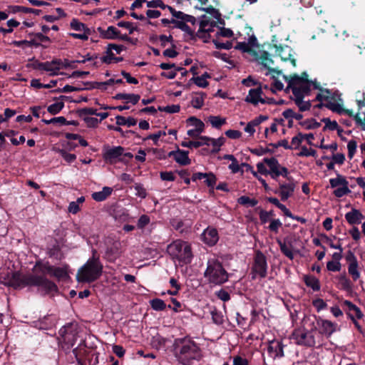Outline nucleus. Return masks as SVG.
I'll return each instance as SVG.
<instances>
[{"instance_id": "f8f14e48", "label": "nucleus", "mask_w": 365, "mask_h": 365, "mask_svg": "<svg viewBox=\"0 0 365 365\" xmlns=\"http://www.w3.org/2000/svg\"><path fill=\"white\" fill-rule=\"evenodd\" d=\"M124 148L122 146L107 147L103 149V158L109 164H115L118 162H124L122 158Z\"/></svg>"}, {"instance_id": "e433bc0d", "label": "nucleus", "mask_w": 365, "mask_h": 365, "mask_svg": "<svg viewBox=\"0 0 365 365\" xmlns=\"http://www.w3.org/2000/svg\"><path fill=\"white\" fill-rule=\"evenodd\" d=\"M268 201L273 205H276L278 208H279L284 214L289 217H293L292 212L289 209L286 207V206L279 202V200L276 197H269Z\"/></svg>"}, {"instance_id": "a878e982", "label": "nucleus", "mask_w": 365, "mask_h": 365, "mask_svg": "<svg viewBox=\"0 0 365 365\" xmlns=\"http://www.w3.org/2000/svg\"><path fill=\"white\" fill-rule=\"evenodd\" d=\"M336 324L330 321L321 320V334H324L329 337L336 331Z\"/></svg>"}, {"instance_id": "ddd939ff", "label": "nucleus", "mask_w": 365, "mask_h": 365, "mask_svg": "<svg viewBox=\"0 0 365 365\" xmlns=\"http://www.w3.org/2000/svg\"><path fill=\"white\" fill-rule=\"evenodd\" d=\"M61 340L68 347L73 346L76 341V330L73 324H68L61 327L58 331Z\"/></svg>"}, {"instance_id": "7ed1b4c3", "label": "nucleus", "mask_w": 365, "mask_h": 365, "mask_svg": "<svg viewBox=\"0 0 365 365\" xmlns=\"http://www.w3.org/2000/svg\"><path fill=\"white\" fill-rule=\"evenodd\" d=\"M173 346L175 356L183 365H192L193 361L200 359V349L190 337L175 339Z\"/></svg>"}, {"instance_id": "79ce46f5", "label": "nucleus", "mask_w": 365, "mask_h": 365, "mask_svg": "<svg viewBox=\"0 0 365 365\" xmlns=\"http://www.w3.org/2000/svg\"><path fill=\"white\" fill-rule=\"evenodd\" d=\"M150 307L155 311H163L166 308V304L163 300L156 298L150 301Z\"/></svg>"}, {"instance_id": "c85d7f7f", "label": "nucleus", "mask_w": 365, "mask_h": 365, "mask_svg": "<svg viewBox=\"0 0 365 365\" xmlns=\"http://www.w3.org/2000/svg\"><path fill=\"white\" fill-rule=\"evenodd\" d=\"M343 306L346 307L347 314H351V312H353L356 319H360L364 317V314L361 309L351 302L349 300H344L343 302Z\"/></svg>"}, {"instance_id": "c756f323", "label": "nucleus", "mask_w": 365, "mask_h": 365, "mask_svg": "<svg viewBox=\"0 0 365 365\" xmlns=\"http://www.w3.org/2000/svg\"><path fill=\"white\" fill-rule=\"evenodd\" d=\"M208 140L207 136H200L198 140H190L187 142H182V146L186 148H199L202 145H205L206 141Z\"/></svg>"}, {"instance_id": "5701e85b", "label": "nucleus", "mask_w": 365, "mask_h": 365, "mask_svg": "<svg viewBox=\"0 0 365 365\" xmlns=\"http://www.w3.org/2000/svg\"><path fill=\"white\" fill-rule=\"evenodd\" d=\"M202 237L203 241L209 245H214L218 241L217 232L214 228L206 229L203 232Z\"/></svg>"}, {"instance_id": "774afa93", "label": "nucleus", "mask_w": 365, "mask_h": 365, "mask_svg": "<svg viewBox=\"0 0 365 365\" xmlns=\"http://www.w3.org/2000/svg\"><path fill=\"white\" fill-rule=\"evenodd\" d=\"M235 49L242 51V52L249 53L251 51V46L247 42H238L235 47Z\"/></svg>"}, {"instance_id": "cd10ccee", "label": "nucleus", "mask_w": 365, "mask_h": 365, "mask_svg": "<svg viewBox=\"0 0 365 365\" xmlns=\"http://www.w3.org/2000/svg\"><path fill=\"white\" fill-rule=\"evenodd\" d=\"M113 98L116 100H124L126 103L130 102L135 105L139 101L140 96L138 94L119 93Z\"/></svg>"}, {"instance_id": "0e129e2a", "label": "nucleus", "mask_w": 365, "mask_h": 365, "mask_svg": "<svg viewBox=\"0 0 365 365\" xmlns=\"http://www.w3.org/2000/svg\"><path fill=\"white\" fill-rule=\"evenodd\" d=\"M204 180L208 187H213L216 183V177L212 173H206V177H205Z\"/></svg>"}, {"instance_id": "4d7b16f0", "label": "nucleus", "mask_w": 365, "mask_h": 365, "mask_svg": "<svg viewBox=\"0 0 365 365\" xmlns=\"http://www.w3.org/2000/svg\"><path fill=\"white\" fill-rule=\"evenodd\" d=\"M357 148V143L354 140H351L347 145V149H348V158L349 159H351L356 151Z\"/></svg>"}, {"instance_id": "338daca9", "label": "nucleus", "mask_w": 365, "mask_h": 365, "mask_svg": "<svg viewBox=\"0 0 365 365\" xmlns=\"http://www.w3.org/2000/svg\"><path fill=\"white\" fill-rule=\"evenodd\" d=\"M327 268L329 271L338 272L341 269V264L336 261H329L327 262Z\"/></svg>"}, {"instance_id": "473e14b6", "label": "nucleus", "mask_w": 365, "mask_h": 365, "mask_svg": "<svg viewBox=\"0 0 365 365\" xmlns=\"http://www.w3.org/2000/svg\"><path fill=\"white\" fill-rule=\"evenodd\" d=\"M11 11L13 13L23 12L24 14L32 13L35 15H39L41 12L39 9H31L29 7L21 6H11Z\"/></svg>"}, {"instance_id": "f03ea898", "label": "nucleus", "mask_w": 365, "mask_h": 365, "mask_svg": "<svg viewBox=\"0 0 365 365\" xmlns=\"http://www.w3.org/2000/svg\"><path fill=\"white\" fill-rule=\"evenodd\" d=\"M307 77L308 75L306 72H303L300 76L294 74L290 76L289 78L285 77V79L288 81L287 90H292L294 96L293 100L300 111L307 110L311 107V103L309 101H303L304 96L309 94L312 88H319L317 81H309Z\"/></svg>"}, {"instance_id": "c9c22d12", "label": "nucleus", "mask_w": 365, "mask_h": 365, "mask_svg": "<svg viewBox=\"0 0 365 365\" xmlns=\"http://www.w3.org/2000/svg\"><path fill=\"white\" fill-rule=\"evenodd\" d=\"M51 276L56 277L58 279H65L68 277L67 267H53Z\"/></svg>"}, {"instance_id": "2f4dec72", "label": "nucleus", "mask_w": 365, "mask_h": 365, "mask_svg": "<svg viewBox=\"0 0 365 365\" xmlns=\"http://www.w3.org/2000/svg\"><path fill=\"white\" fill-rule=\"evenodd\" d=\"M225 138L223 137L218 138L217 139L211 138L208 137V140L206 141L207 145H212L213 148L212 153H217L220 150V148L225 143Z\"/></svg>"}, {"instance_id": "69168bd1", "label": "nucleus", "mask_w": 365, "mask_h": 365, "mask_svg": "<svg viewBox=\"0 0 365 365\" xmlns=\"http://www.w3.org/2000/svg\"><path fill=\"white\" fill-rule=\"evenodd\" d=\"M191 81L200 88H206L209 84L207 80H205L204 77L201 76L193 77L191 78Z\"/></svg>"}, {"instance_id": "f257e3e1", "label": "nucleus", "mask_w": 365, "mask_h": 365, "mask_svg": "<svg viewBox=\"0 0 365 365\" xmlns=\"http://www.w3.org/2000/svg\"><path fill=\"white\" fill-rule=\"evenodd\" d=\"M39 267L42 274H23L18 272H12L5 284L14 289H19L24 287H37L38 290L44 294L55 292L58 291V287L55 283L47 279L45 274H51L54 266H51L48 262L41 264L36 262L34 268Z\"/></svg>"}, {"instance_id": "393cba45", "label": "nucleus", "mask_w": 365, "mask_h": 365, "mask_svg": "<svg viewBox=\"0 0 365 365\" xmlns=\"http://www.w3.org/2000/svg\"><path fill=\"white\" fill-rule=\"evenodd\" d=\"M364 217L362 213L356 209L353 208L345 215V219L350 225H358Z\"/></svg>"}, {"instance_id": "bb28decb", "label": "nucleus", "mask_w": 365, "mask_h": 365, "mask_svg": "<svg viewBox=\"0 0 365 365\" xmlns=\"http://www.w3.org/2000/svg\"><path fill=\"white\" fill-rule=\"evenodd\" d=\"M113 192V188L110 187H103L102 190L93 192L92 198L97 202H102L108 198Z\"/></svg>"}, {"instance_id": "a211bd4d", "label": "nucleus", "mask_w": 365, "mask_h": 365, "mask_svg": "<svg viewBox=\"0 0 365 365\" xmlns=\"http://www.w3.org/2000/svg\"><path fill=\"white\" fill-rule=\"evenodd\" d=\"M168 157H173L174 160L181 165H187L190 164V159L188 157V152L178 149L177 150L170 151Z\"/></svg>"}, {"instance_id": "13d9d810", "label": "nucleus", "mask_w": 365, "mask_h": 365, "mask_svg": "<svg viewBox=\"0 0 365 365\" xmlns=\"http://www.w3.org/2000/svg\"><path fill=\"white\" fill-rule=\"evenodd\" d=\"M191 104L195 108H200L204 104L203 93L192 98Z\"/></svg>"}, {"instance_id": "4c0bfd02", "label": "nucleus", "mask_w": 365, "mask_h": 365, "mask_svg": "<svg viewBox=\"0 0 365 365\" xmlns=\"http://www.w3.org/2000/svg\"><path fill=\"white\" fill-rule=\"evenodd\" d=\"M115 54L109 45H108L105 54L100 58V60L102 63L110 64L113 62Z\"/></svg>"}, {"instance_id": "72a5a7b5", "label": "nucleus", "mask_w": 365, "mask_h": 365, "mask_svg": "<svg viewBox=\"0 0 365 365\" xmlns=\"http://www.w3.org/2000/svg\"><path fill=\"white\" fill-rule=\"evenodd\" d=\"M175 27L180 29L185 34H187L190 39L195 38V32L185 22L176 20L175 22Z\"/></svg>"}, {"instance_id": "1a4fd4ad", "label": "nucleus", "mask_w": 365, "mask_h": 365, "mask_svg": "<svg viewBox=\"0 0 365 365\" xmlns=\"http://www.w3.org/2000/svg\"><path fill=\"white\" fill-rule=\"evenodd\" d=\"M267 257L261 251L255 252L254 263L252 267V278H264L267 276Z\"/></svg>"}, {"instance_id": "680f3d73", "label": "nucleus", "mask_w": 365, "mask_h": 365, "mask_svg": "<svg viewBox=\"0 0 365 365\" xmlns=\"http://www.w3.org/2000/svg\"><path fill=\"white\" fill-rule=\"evenodd\" d=\"M117 26L128 29L130 34H132L134 31L137 30V27L133 26V24L130 21H119Z\"/></svg>"}, {"instance_id": "39448f33", "label": "nucleus", "mask_w": 365, "mask_h": 365, "mask_svg": "<svg viewBox=\"0 0 365 365\" xmlns=\"http://www.w3.org/2000/svg\"><path fill=\"white\" fill-rule=\"evenodd\" d=\"M167 252L175 263L183 266L191 262L193 255L190 245L185 241L178 240L170 244Z\"/></svg>"}, {"instance_id": "a18cd8bd", "label": "nucleus", "mask_w": 365, "mask_h": 365, "mask_svg": "<svg viewBox=\"0 0 365 365\" xmlns=\"http://www.w3.org/2000/svg\"><path fill=\"white\" fill-rule=\"evenodd\" d=\"M238 203L243 205H247L251 207L256 206L258 203V201L255 199H251L247 196H241L237 200Z\"/></svg>"}, {"instance_id": "6ab92c4d", "label": "nucleus", "mask_w": 365, "mask_h": 365, "mask_svg": "<svg viewBox=\"0 0 365 365\" xmlns=\"http://www.w3.org/2000/svg\"><path fill=\"white\" fill-rule=\"evenodd\" d=\"M274 55L276 56H279L283 61H287L288 60H290L291 62L292 63L293 66L296 65L295 59L292 58V55L291 53L292 49L290 48V47H289V46L282 47V46H274Z\"/></svg>"}, {"instance_id": "09e8293b", "label": "nucleus", "mask_w": 365, "mask_h": 365, "mask_svg": "<svg viewBox=\"0 0 365 365\" xmlns=\"http://www.w3.org/2000/svg\"><path fill=\"white\" fill-rule=\"evenodd\" d=\"M63 106L64 103L63 102H56L55 103L50 105L48 107L47 110L51 114L56 115L63 109Z\"/></svg>"}, {"instance_id": "8fccbe9b", "label": "nucleus", "mask_w": 365, "mask_h": 365, "mask_svg": "<svg viewBox=\"0 0 365 365\" xmlns=\"http://www.w3.org/2000/svg\"><path fill=\"white\" fill-rule=\"evenodd\" d=\"M187 122L189 123L191 125L194 126L195 129L204 130V123L201 120L197 118L196 117H190L187 120Z\"/></svg>"}, {"instance_id": "c03bdc74", "label": "nucleus", "mask_w": 365, "mask_h": 365, "mask_svg": "<svg viewBox=\"0 0 365 365\" xmlns=\"http://www.w3.org/2000/svg\"><path fill=\"white\" fill-rule=\"evenodd\" d=\"M71 28L75 31H84V32L89 31L90 29H88L86 25L81 22H80L76 19H73L70 24Z\"/></svg>"}, {"instance_id": "58836bf2", "label": "nucleus", "mask_w": 365, "mask_h": 365, "mask_svg": "<svg viewBox=\"0 0 365 365\" xmlns=\"http://www.w3.org/2000/svg\"><path fill=\"white\" fill-rule=\"evenodd\" d=\"M215 24L216 23L213 21L202 20L200 23L199 29L210 34V32L213 31V27Z\"/></svg>"}, {"instance_id": "a19ab883", "label": "nucleus", "mask_w": 365, "mask_h": 365, "mask_svg": "<svg viewBox=\"0 0 365 365\" xmlns=\"http://www.w3.org/2000/svg\"><path fill=\"white\" fill-rule=\"evenodd\" d=\"M358 262L349 264L348 272L354 281H356L360 277V273L358 271Z\"/></svg>"}, {"instance_id": "b1692460", "label": "nucleus", "mask_w": 365, "mask_h": 365, "mask_svg": "<svg viewBox=\"0 0 365 365\" xmlns=\"http://www.w3.org/2000/svg\"><path fill=\"white\" fill-rule=\"evenodd\" d=\"M98 31L101 36L105 39H116L120 34V31L113 26H108L106 30L98 27Z\"/></svg>"}, {"instance_id": "de8ad7c7", "label": "nucleus", "mask_w": 365, "mask_h": 365, "mask_svg": "<svg viewBox=\"0 0 365 365\" xmlns=\"http://www.w3.org/2000/svg\"><path fill=\"white\" fill-rule=\"evenodd\" d=\"M321 122H324L325 123L324 130L327 129L329 130H335L339 128L337 122L336 120L331 121L329 118H324L321 119Z\"/></svg>"}, {"instance_id": "9d476101", "label": "nucleus", "mask_w": 365, "mask_h": 365, "mask_svg": "<svg viewBox=\"0 0 365 365\" xmlns=\"http://www.w3.org/2000/svg\"><path fill=\"white\" fill-rule=\"evenodd\" d=\"M290 339L297 345L312 346L315 344L313 334L304 329H295L292 332Z\"/></svg>"}, {"instance_id": "423d86ee", "label": "nucleus", "mask_w": 365, "mask_h": 365, "mask_svg": "<svg viewBox=\"0 0 365 365\" xmlns=\"http://www.w3.org/2000/svg\"><path fill=\"white\" fill-rule=\"evenodd\" d=\"M205 277L210 283L214 284H222L228 279L227 272L223 268L222 264L215 259L208 260Z\"/></svg>"}, {"instance_id": "4be33fe9", "label": "nucleus", "mask_w": 365, "mask_h": 365, "mask_svg": "<svg viewBox=\"0 0 365 365\" xmlns=\"http://www.w3.org/2000/svg\"><path fill=\"white\" fill-rule=\"evenodd\" d=\"M294 190V184L289 182L287 184H279V190H275L276 194H279L281 200L283 201L287 200L291 195H292Z\"/></svg>"}, {"instance_id": "37998d69", "label": "nucleus", "mask_w": 365, "mask_h": 365, "mask_svg": "<svg viewBox=\"0 0 365 365\" xmlns=\"http://www.w3.org/2000/svg\"><path fill=\"white\" fill-rule=\"evenodd\" d=\"M329 182L331 187H336L339 185H345L349 184L346 178L339 173H337V178L330 179Z\"/></svg>"}, {"instance_id": "6e6d98bb", "label": "nucleus", "mask_w": 365, "mask_h": 365, "mask_svg": "<svg viewBox=\"0 0 365 365\" xmlns=\"http://www.w3.org/2000/svg\"><path fill=\"white\" fill-rule=\"evenodd\" d=\"M349 192H351V190L348 187V185H341V187H338L334 191V195L337 197H341Z\"/></svg>"}, {"instance_id": "f3484780", "label": "nucleus", "mask_w": 365, "mask_h": 365, "mask_svg": "<svg viewBox=\"0 0 365 365\" xmlns=\"http://www.w3.org/2000/svg\"><path fill=\"white\" fill-rule=\"evenodd\" d=\"M262 90L260 87L257 88L250 89L248 95L245 98V101L253 104L257 105L259 103L262 104L265 103V99L262 97Z\"/></svg>"}, {"instance_id": "aec40b11", "label": "nucleus", "mask_w": 365, "mask_h": 365, "mask_svg": "<svg viewBox=\"0 0 365 365\" xmlns=\"http://www.w3.org/2000/svg\"><path fill=\"white\" fill-rule=\"evenodd\" d=\"M120 242H114L106 251L105 257L110 262H114L120 256Z\"/></svg>"}, {"instance_id": "412c9836", "label": "nucleus", "mask_w": 365, "mask_h": 365, "mask_svg": "<svg viewBox=\"0 0 365 365\" xmlns=\"http://www.w3.org/2000/svg\"><path fill=\"white\" fill-rule=\"evenodd\" d=\"M332 106V111L336 113L339 115L343 113L346 114L349 117H353L355 121L359 125H362L363 120L359 116V113L354 114L352 110L344 108L342 104L340 103L339 105H331Z\"/></svg>"}, {"instance_id": "ea45409f", "label": "nucleus", "mask_w": 365, "mask_h": 365, "mask_svg": "<svg viewBox=\"0 0 365 365\" xmlns=\"http://www.w3.org/2000/svg\"><path fill=\"white\" fill-rule=\"evenodd\" d=\"M208 120L213 128H220L226 123V119L217 115H210Z\"/></svg>"}, {"instance_id": "9b49d317", "label": "nucleus", "mask_w": 365, "mask_h": 365, "mask_svg": "<svg viewBox=\"0 0 365 365\" xmlns=\"http://www.w3.org/2000/svg\"><path fill=\"white\" fill-rule=\"evenodd\" d=\"M264 162L269 170V175L274 180H277L280 175L288 178L289 171L287 168L282 166L275 158H265Z\"/></svg>"}, {"instance_id": "7c9ffc66", "label": "nucleus", "mask_w": 365, "mask_h": 365, "mask_svg": "<svg viewBox=\"0 0 365 365\" xmlns=\"http://www.w3.org/2000/svg\"><path fill=\"white\" fill-rule=\"evenodd\" d=\"M115 83V80L113 78H110L105 82H92V83H86V85H90L91 86L88 88H97L101 91H105L107 89L108 86H112Z\"/></svg>"}, {"instance_id": "052dcab7", "label": "nucleus", "mask_w": 365, "mask_h": 365, "mask_svg": "<svg viewBox=\"0 0 365 365\" xmlns=\"http://www.w3.org/2000/svg\"><path fill=\"white\" fill-rule=\"evenodd\" d=\"M212 43L215 46L216 48L218 49H227L229 50L232 47V43L231 41H226L225 43H221L217 39H213Z\"/></svg>"}, {"instance_id": "e2e57ef3", "label": "nucleus", "mask_w": 365, "mask_h": 365, "mask_svg": "<svg viewBox=\"0 0 365 365\" xmlns=\"http://www.w3.org/2000/svg\"><path fill=\"white\" fill-rule=\"evenodd\" d=\"M59 153L61 157L67 162L72 163L76 159V155L75 154L68 153L65 150H59Z\"/></svg>"}, {"instance_id": "603ef678", "label": "nucleus", "mask_w": 365, "mask_h": 365, "mask_svg": "<svg viewBox=\"0 0 365 365\" xmlns=\"http://www.w3.org/2000/svg\"><path fill=\"white\" fill-rule=\"evenodd\" d=\"M211 316L214 323L217 324H222L224 322L223 315L216 309L211 311Z\"/></svg>"}, {"instance_id": "4468645a", "label": "nucleus", "mask_w": 365, "mask_h": 365, "mask_svg": "<svg viewBox=\"0 0 365 365\" xmlns=\"http://www.w3.org/2000/svg\"><path fill=\"white\" fill-rule=\"evenodd\" d=\"M38 70L49 72L50 76H57L59 71L62 68L61 59L55 58L51 61L39 63L37 65Z\"/></svg>"}, {"instance_id": "3c124183", "label": "nucleus", "mask_w": 365, "mask_h": 365, "mask_svg": "<svg viewBox=\"0 0 365 365\" xmlns=\"http://www.w3.org/2000/svg\"><path fill=\"white\" fill-rule=\"evenodd\" d=\"M282 115L286 119H292L295 118L296 120H301L303 115L301 113H296L294 112L292 109H287L282 113Z\"/></svg>"}, {"instance_id": "49530a36", "label": "nucleus", "mask_w": 365, "mask_h": 365, "mask_svg": "<svg viewBox=\"0 0 365 365\" xmlns=\"http://www.w3.org/2000/svg\"><path fill=\"white\" fill-rule=\"evenodd\" d=\"M146 6L149 9L160 8L162 9H168L169 6L165 4L162 0L146 1Z\"/></svg>"}, {"instance_id": "f704fd0d", "label": "nucleus", "mask_w": 365, "mask_h": 365, "mask_svg": "<svg viewBox=\"0 0 365 365\" xmlns=\"http://www.w3.org/2000/svg\"><path fill=\"white\" fill-rule=\"evenodd\" d=\"M304 278L306 285L311 287L313 291H318L319 289V283L315 277L306 275Z\"/></svg>"}, {"instance_id": "0eeeda50", "label": "nucleus", "mask_w": 365, "mask_h": 365, "mask_svg": "<svg viewBox=\"0 0 365 365\" xmlns=\"http://www.w3.org/2000/svg\"><path fill=\"white\" fill-rule=\"evenodd\" d=\"M281 252L289 259H293L299 254L302 247L301 240L294 235L287 236L283 241H277Z\"/></svg>"}, {"instance_id": "bf43d9fd", "label": "nucleus", "mask_w": 365, "mask_h": 365, "mask_svg": "<svg viewBox=\"0 0 365 365\" xmlns=\"http://www.w3.org/2000/svg\"><path fill=\"white\" fill-rule=\"evenodd\" d=\"M304 139V135L302 133H299L297 135L294 136L292 139L290 149H297L300 145L302 140Z\"/></svg>"}, {"instance_id": "2eb2a0df", "label": "nucleus", "mask_w": 365, "mask_h": 365, "mask_svg": "<svg viewBox=\"0 0 365 365\" xmlns=\"http://www.w3.org/2000/svg\"><path fill=\"white\" fill-rule=\"evenodd\" d=\"M257 61L264 68L268 70L269 73H266V75H268L269 73H280L273 67L274 63V61L270 58V55L268 52H261L257 58Z\"/></svg>"}, {"instance_id": "6e6552de", "label": "nucleus", "mask_w": 365, "mask_h": 365, "mask_svg": "<svg viewBox=\"0 0 365 365\" xmlns=\"http://www.w3.org/2000/svg\"><path fill=\"white\" fill-rule=\"evenodd\" d=\"M341 102V93L338 90L321 87V109L326 107L332 111L331 105H339Z\"/></svg>"}, {"instance_id": "5fc2aeb1", "label": "nucleus", "mask_w": 365, "mask_h": 365, "mask_svg": "<svg viewBox=\"0 0 365 365\" xmlns=\"http://www.w3.org/2000/svg\"><path fill=\"white\" fill-rule=\"evenodd\" d=\"M42 121L46 125L56 124V123H58L60 125H66V123H67L66 119L63 116L53 118H51L50 120L43 119V120H42Z\"/></svg>"}, {"instance_id": "864d4df0", "label": "nucleus", "mask_w": 365, "mask_h": 365, "mask_svg": "<svg viewBox=\"0 0 365 365\" xmlns=\"http://www.w3.org/2000/svg\"><path fill=\"white\" fill-rule=\"evenodd\" d=\"M180 106L179 105H170L167 106H159L158 110L168 113H176L180 111Z\"/></svg>"}, {"instance_id": "20e7f679", "label": "nucleus", "mask_w": 365, "mask_h": 365, "mask_svg": "<svg viewBox=\"0 0 365 365\" xmlns=\"http://www.w3.org/2000/svg\"><path fill=\"white\" fill-rule=\"evenodd\" d=\"M96 252L93 251V257L78 270L76 279L79 282L91 283L101 276L103 265L99 258L96 257Z\"/></svg>"}, {"instance_id": "dca6fc26", "label": "nucleus", "mask_w": 365, "mask_h": 365, "mask_svg": "<svg viewBox=\"0 0 365 365\" xmlns=\"http://www.w3.org/2000/svg\"><path fill=\"white\" fill-rule=\"evenodd\" d=\"M267 351L272 359L280 358L284 356L283 345L280 341L272 340L269 341Z\"/></svg>"}]
</instances>
